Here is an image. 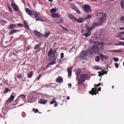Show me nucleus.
I'll list each match as a JSON object with an SVG mask.
<instances>
[{"instance_id": "obj_51", "label": "nucleus", "mask_w": 124, "mask_h": 124, "mask_svg": "<svg viewBox=\"0 0 124 124\" xmlns=\"http://www.w3.org/2000/svg\"><path fill=\"white\" fill-rule=\"evenodd\" d=\"M115 67L116 68H117L118 67L119 65H118V64L117 63H115Z\"/></svg>"}, {"instance_id": "obj_39", "label": "nucleus", "mask_w": 124, "mask_h": 124, "mask_svg": "<svg viewBox=\"0 0 124 124\" xmlns=\"http://www.w3.org/2000/svg\"><path fill=\"white\" fill-rule=\"evenodd\" d=\"M33 96H31L29 97L28 99L30 103H31L32 102H30V100H33Z\"/></svg>"}, {"instance_id": "obj_57", "label": "nucleus", "mask_w": 124, "mask_h": 124, "mask_svg": "<svg viewBox=\"0 0 124 124\" xmlns=\"http://www.w3.org/2000/svg\"><path fill=\"white\" fill-rule=\"evenodd\" d=\"M50 64H49V63L47 65H46V68H47L48 67H49V65Z\"/></svg>"}, {"instance_id": "obj_33", "label": "nucleus", "mask_w": 124, "mask_h": 124, "mask_svg": "<svg viewBox=\"0 0 124 124\" xmlns=\"http://www.w3.org/2000/svg\"><path fill=\"white\" fill-rule=\"evenodd\" d=\"M56 8L55 7L54 8L50 9V11L52 13H54L56 11Z\"/></svg>"}, {"instance_id": "obj_8", "label": "nucleus", "mask_w": 124, "mask_h": 124, "mask_svg": "<svg viewBox=\"0 0 124 124\" xmlns=\"http://www.w3.org/2000/svg\"><path fill=\"white\" fill-rule=\"evenodd\" d=\"M25 11L31 17H32L33 14H34V12L33 11L30 10L28 8H25Z\"/></svg>"}, {"instance_id": "obj_56", "label": "nucleus", "mask_w": 124, "mask_h": 124, "mask_svg": "<svg viewBox=\"0 0 124 124\" xmlns=\"http://www.w3.org/2000/svg\"><path fill=\"white\" fill-rule=\"evenodd\" d=\"M123 42L120 41L119 42V45H122L123 44Z\"/></svg>"}, {"instance_id": "obj_5", "label": "nucleus", "mask_w": 124, "mask_h": 124, "mask_svg": "<svg viewBox=\"0 0 124 124\" xmlns=\"http://www.w3.org/2000/svg\"><path fill=\"white\" fill-rule=\"evenodd\" d=\"M87 50L86 51H83L81 53L80 55V58L81 59L84 60L86 58V57L87 53H89L88 52H87Z\"/></svg>"}, {"instance_id": "obj_24", "label": "nucleus", "mask_w": 124, "mask_h": 124, "mask_svg": "<svg viewBox=\"0 0 124 124\" xmlns=\"http://www.w3.org/2000/svg\"><path fill=\"white\" fill-rule=\"evenodd\" d=\"M81 72V70L79 69H78L76 71V74L77 76H78Z\"/></svg>"}, {"instance_id": "obj_47", "label": "nucleus", "mask_w": 124, "mask_h": 124, "mask_svg": "<svg viewBox=\"0 0 124 124\" xmlns=\"http://www.w3.org/2000/svg\"><path fill=\"white\" fill-rule=\"evenodd\" d=\"M93 16V15L92 14H89L87 16L86 18L87 19H88L90 17H91L92 16Z\"/></svg>"}, {"instance_id": "obj_14", "label": "nucleus", "mask_w": 124, "mask_h": 124, "mask_svg": "<svg viewBox=\"0 0 124 124\" xmlns=\"http://www.w3.org/2000/svg\"><path fill=\"white\" fill-rule=\"evenodd\" d=\"M110 51L111 52L113 53H119L122 52L123 51V50L121 49H116L114 50H111Z\"/></svg>"}, {"instance_id": "obj_38", "label": "nucleus", "mask_w": 124, "mask_h": 124, "mask_svg": "<svg viewBox=\"0 0 124 124\" xmlns=\"http://www.w3.org/2000/svg\"><path fill=\"white\" fill-rule=\"evenodd\" d=\"M31 48V46L30 45L26 47V51H28Z\"/></svg>"}, {"instance_id": "obj_53", "label": "nucleus", "mask_w": 124, "mask_h": 124, "mask_svg": "<svg viewBox=\"0 0 124 124\" xmlns=\"http://www.w3.org/2000/svg\"><path fill=\"white\" fill-rule=\"evenodd\" d=\"M8 91V88H6L5 90L4 91V93H7Z\"/></svg>"}, {"instance_id": "obj_18", "label": "nucleus", "mask_w": 124, "mask_h": 124, "mask_svg": "<svg viewBox=\"0 0 124 124\" xmlns=\"http://www.w3.org/2000/svg\"><path fill=\"white\" fill-rule=\"evenodd\" d=\"M46 100H44L42 99H40L39 101V102L41 104H44L46 102Z\"/></svg>"}, {"instance_id": "obj_2", "label": "nucleus", "mask_w": 124, "mask_h": 124, "mask_svg": "<svg viewBox=\"0 0 124 124\" xmlns=\"http://www.w3.org/2000/svg\"><path fill=\"white\" fill-rule=\"evenodd\" d=\"M88 76L86 74H81L80 76V78L78 81V84H82L85 82L86 80V78Z\"/></svg>"}, {"instance_id": "obj_12", "label": "nucleus", "mask_w": 124, "mask_h": 124, "mask_svg": "<svg viewBox=\"0 0 124 124\" xmlns=\"http://www.w3.org/2000/svg\"><path fill=\"white\" fill-rule=\"evenodd\" d=\"M11 6L15 11H18V7L15 4L13 3H12Z\"/></svg>"}, {"instance_id": "obj_25", "label": "nucleus", "mask_w": 124, "mask_h": 124, "mask_svg": "<svg viewBox=\"0 0 124 124\" xmlns=\"http://www.w3.org/2000/svg\"><path fill=\"white\" fill-rule=\"evenodd\" d=\"M76 21L78 23H81L83 22V19L81 18H80L79 19H77L76 18L75 21Z\"/></svg>"}, {"instance_id": "obj_3", "label": "nucleus", "mask_w": 124, "mask_h": 124, "mask_svg": "<svg viewBox=\"0 0 124 124\" xmlns=\"http://www.w3.org/2000/svg\"><path fill=\"white\" fill-rule=\"evenodd\" d=\"M82 8L84 12L87 14L92 11L90 6L88 5H84L82 7Z\"/></svg>"}, {"instance_id": "obj_62", "label": "nucleus", "mask_w": 124, "mask_h": 124, "mask_svg": "<svg viewBox=\"0 0 124 124\" xmlns=\"http://www.w3.org/2000/svg\"><path fill=\"white\" fill-rule=\"evenodd\" d=\"M101 87H100L98 89V91H100L101 90Z\"/></svg>"}, {"instance_id": "obj_50", "label": "nucleus", "mask_w": 124, "mask_h": 124, "mask_svg": "<svg viewBox=\"0 0 124 124\" xmlns=\"http://www.w3.org/2000/svg\"><path fill=\"white\" fill-rule=\"evenodd\" d=\"M62 28L63 30H64L65 31H68V30L65 27H62Z\"/></svg>"}, {"instance_id": "obj_32", "label": "nucleus", "mask_w": 124, "mask_h": 124, "mask_svg": "<svg viewBox=\"0 0 124 124\" xmlns=\"http://www.w3.org/2000/svg\"><path fill=\"white\" fill-rule=\"evenodd\" d=\"M124 1L123 0H122L121 1V7L122 8H124Z\"/></svg>"}, {"instance_id": "obj_43", "label": "nucleus", "mask_w": 124, "mask_h": 124, "mask_svg": "<svg viewBox=\"0 0 124 124\" xmlns=\"http://www.w3.org/2000/svg\"><path fill=\"white\" fill-rule=\"evenodd\" d=\"M98 73H99L98 76L101 77V75H103L104 74V73L103 72H98Z\"/></svg>"}, {"instance_id": "obj_23", "label": "nucleus", "mask_w": 124, "mask_h": 124, "mask_svg": "<svg viewBox=\"0 0 124 124\" xmlns=\"http://www.w3.org/2000/svg\"><path fill=\"white\" fill-rule=\"evenodd\" d=\"M69 17V18L73 21H75L76 20V18H75L71 14L70 15Z\"/></svg>"}, {"instance_id": "obj_40", "label": "nucleus", "mask_w": 124, "mask_h": 124, "mask_svg": "<svg viewBox=\"0 0 124 124\" xmlns=\"http://www.w3.org/2000/svg\"><path fill=\"white\" fill-rule=\"evenodd\" d=\"M93 69L96 70H99L100 69L99 67L98 66H94L93 67Z\"/></svg>"}, {"instance_id": "obj_29", "label": "nucleus", "mask_w": 124, "mask_h": 124, "mask_svg": "<svg viewBox=\"0 0 124 124\" xmlns=\"http://www.w3.org/2000/svg\"><path fill=\"white\" fill-rule=\"evenodd\" d=\"M63 21V19L62 18H60L56 22V23L59 24L61 23Z\"/></svg>"}, {"instance_id": "obj_20", "label": "nucleus", "mask_w": 124, "mask_h": 124, "mask_svg": "<svg viewBox=\"0 0 124 124\" xmlns=\"http://www.w3.org/2000/svg\"><path fill=\"white\" fill-rule=\"evenodd\" d=\"M70 7L72 9H73L75 11L76 10L78 9V7L72 4H71L70 5Z\"/></svg>"}, {"instance_id": "obj_26", "label": "nucleus", "mask_w": 124, "mask_h": 124, "mask_svg": "<svg viewBox=\"0 0 124 124\" xmlns=\"http://www.w3.org/2000/svg\"><path fill=\"white\" fill-rule=\"evenodd\" d=\"M34 33L35 35L39 37H40V34L38 31H34Z\"/></svg>"}, {"instance_id": "obj_15", "label": "nucleus", "mask_w": 124, "mask_h": 124, "mask_svg": "<svg viewBox=\"0 0 124 124\" xmlns=\"http://www.w3.org/2000/svg\"><path fill=\"white\" fill-rule=\"evenodd\" d=\"M23 23L24 24V27L27 30H29V28L28 26V24L27 22L25 20H24L23 21Z\"/></svg>"}, {"instance_id": "obj_7", "label": "nucleus", "mask_w": 124, "mask_h": 124, "mask_svg": "<svg viewBox=\"0 0 124 124\" xmlns=\"http://www.w3.org/2000/svg\"><path fill=\"white\" fill-rule=\"evenodd\" d=\"M35 17L38 18L37 19H36L37 21L40 20V19L41 18V16L40 14L38 12H34V14H33L32 17Z\"/></svg>"}, {"instance_id": "obj_44", "label": "nucleus", "mask_w": 124, "mask_h": 124, "mask_svg": "<svg viewBox=\"0 0 124 124\" xmlns=\"http://www.w3.org/2000/svg\"><path fill=\"white\" fill-rule=\"evenodd\" d=\"M55 99L54 98H53V100L51 101V102L50 103V104H53L54 103H55V101H54V100Z\"/></svg>"}, {"instance_id": "obj_63", "label": "nucleus", "mask_w": 124, "mask_h": 124, "mask_svg": "<svg viewBox=\"0 0 124 124\" xmlns=\"http://www.w3.org/2000/svg\"><path fill=\"white\" fill-rule=\"evenodd\" d=\"M119 29H120V30H123V29H124V27H120V28H119Z\"/></svg>"}, {"instance_id": "obj_11", "label": "nucleus", "mask_w": 124, "mask_h": 124, "mask_svg": "<svg viewBox=\"0 0 124 124\" xmlns=\"http://www.w3.org/2000/svg\"><path fill=\"white\" fill-rule=\"evenodd\" d=\"M73 67L71 66L70 67H68L67 69V70L68 71V76L69 77H70L71 75L72 70Z\"/></svg>"}, {"instance_id": "obj_6", "label": "nucleus", "mask_w": 124, "mask_h": 124, "mask_svg": "<svg viewBox=\"0 0 124 124\" xmlns=\"http://www.w3.org/2000/svg\"><path fill=\"white\" fill-rule=\"evenodd\" d=\"M94 88H92L91 91H90L89 92L92 95H93L94 94H95V95H96V92L97 91V89L96 88L97 87H98V85L97 84H95L94 85Z\"/></svg>"}, {"instance_id": "obj_55", "label": "nucleus", "mask_w": 124, "mask_h": 124, "mask_svg": "<svg viewBox=\"0 0 124 124\" xmlns=\"http://www.w3.org/2000/svg\"><path fill=\"white\" fill-rule=\"evenodd\" d=\"M41 74H40L39 76L38 77L37 79V80H39V79L41 77Z\"/></svg>"}, {"instance_id": "obj_45", "label": "nucleus", "mask_w": 124, "mask_h": 124, "mask_svg": "<svg viewBox=\"0 0 124 124\" xmlns=\"http://www.w3.org/2000/svg\"><path fill=\"white\" fill-rule=\"evenodd\" d=\"M93 29V28L92 27H91L88 28H87L86 30L90 31H91Z\"/></svg>"}, {"instance_id": "obj_16", "label": "nucleus", "mask_w": 124, "mask_h": 124, "mask_svg": "<svg viewBox=\"0 0 124 124\" xmlns=\"http://www.w3.org/2000/svg\"><path fill=\"white\" fill-rule=\"evenodd\" d=\"M101 25L99 22L97 23H95L92 24V27L94 29L96 26H98Z\"/></svg>"}, {"instance_id": "obj_30", "label": "nucleus", "mask_w": 124, "mask_h": 124, "mask_svg": "<svg viewBox=\"0 0 124 124\" xmlns=\"http://www.w3.org/2000/svg\"><path fill=\"white\" fill-rule=\"evenodd\" d=\"M52 53V48H51L49 51L48 54V56H50Z\"/></svg>"}, {"instance_id": "obj_31", "label": "nucleus", "mask_w": 124, "mask_h": 124, "mask_svg": "<svg viewBox=\"0 0 124 124\" xmlns=\"http://www.w3.org/2000/svg\"><path fill=\"white\" fill-rule=\"evenodd\" d=\"M32 75V72H30L28 74V77L29 78H31Z\"/></svg>"}, {"instance_id": "obj_1", "label": "nucleus", "mask_w": 124, "mask_h": 124, "mask_svg": "<svg viewBox=\"0 0 124 124\" xmlns=\"http://www.w3.org/2000/svg\"><path fill=\"white\" fill-rule=\"evenodd\" d=\"M91 43H93L95 45H93L91 48L88 49L87 50L91 54H92L93 52L97 54H98L99 53V49H101L103 50V43L102 42H99L98 41L92 42V40H90Z\"/></svg>"}, {"instance_id": "obj_17", "label": "nucleus", "mask_w": 124, "mask_h": 124, "mask_svg": "<svg viewBox=\"0 0 124 124\" xmlns=\"http://www.w3.org/2000/svg\"><path fill=\"white\" fill-rule=\"evenodd\" d=\"M51 15H52V17L54 18H58L60 16L59 14L57 13L53 14H51Z\"/></svg>"}, {"instance_id": "obj_64", "label": "nucleus", "mask_w": 124, "mask_h": 124, "mask_svg": "<svg viewBox=\"0 0 124 124\" xmlns=\"http://www.w3.org/2000/svg\"><path fill=\"white\" fill-rule=\"evenodd\" d=\"M120 39L121 40H124V38H120Z\"/></svg>"}, {"instance_id": "obj_60", "label": "nucleus", "mask_w": 124, "mask_h": 124, "mask_svg": "<svg viewBox=\"0 0 124 124\" xmlns=\"http://www.w3.org/2000/svg\"><path fill=\"white\" fill-rule=\"evenodd\" d=\"M100 57L101 58V61H103V60L104 58H102L101 56H100Z\"/></svg>"}, {"instance_id": "obj_13", "label": "nucleus", "mask_w": 124, "mask_h": 124, "mask_svg": "<svg viewBox=\"0 0 124 124\" xmlns=\"http://www.w3.org/2000/svg\"><path fill=\"white\" fill-rule=\"evenodd\" d=\"M57 83H61L62 82L63 80L62 78L60 77H59L58 78L55 79Z\"/></svg>"}, {"instance_id": "obj_10", "label": "nucleus", "mask_w": 124, "mask_h": 124, "mask_svg": "<svg viewBox=\"0 0 124 124\" xmlns=\"http://www.w3.org/2000/svg\"><path fill=\"white\" fill-rule=\"evenodd\" d=\"M14 96H11L6 101V104L7 105L8 104L9 102H11L13 101L14 100Z\"/></svg>"}, {"instance_id": "obj_34", "label": "nucleus", "mask_w": 124, "mask_h": 124, "mask_svg": "<svg viewBox=\"0 0 124 124\" xmlns=\"http://www.w3.org/2000/svg\"><path fill=\"white\" fill-rule=\"evenodd\" d=\"M100 60V57L98 56H96L95 58V60L97 62H99Z\"/></svg>"}, {"instance_id": "obj_42", "label": "nucleus", "mask_w": 124, "mask_h": 124, "mask_svg": "<svg viewBox=\"0 0 124 124\" xmlns=\"http://www.w3.org/2000/svg\"><path fill=\"white\" fill-rule=\"evenodd\" d=\"M113 60L116 62H117L119 60V59L118 58L116 57H114L113 58Z\"/></svg>"}, {"instance_id": "obj_27", "label": "nucleus", "mask_w": 124, "mask_h": 124, "mask_svg": "<svg viewBox=\"0 0 124 124\" xmlns=\"http://www.w3.org/2000/svg\"><path fill=\"white\" fill-rule=\"evenodd\" d=\"M50 32L49 31H46L45 32V37H47L49 36L50 34Z\"/></svg>"}, {"instance_id": "obj_58", "label": "nucleus", "mask_w": 124, "mask_h": 124, "mask_svg": "<svg viewBox=\"0 0 124 124\" xmlns=\"http://www.w3.org/2000/svg\"><path fill=\"white\" fill-rule=\"evenodd\" d=\"M42 49V48L40 47L38 48V50L39 51L41 50Z\"/></svg>"}, {"instance_id": "obj_28", "label": "nucleus", "mask_w": 124, "mask_h": 124, "mask_svg": "<svg viewBox=\"0 0 124 124\" xmlns=\"http://www.w3.org/2000/svg\"><path fill=\"white\" fill-rule=\"evenodd\" d=\"M100 56H101L102 58L106 60H107L108 59V56L106 55H103L102 54H100Z\"/></svg>"}, {"instance_id": "obj_59", "label": "nucleus", "mask_w": 124, "mask_h": 124, "mask_svg": "<svg viewBox=\"0 0 124 124\" xmlns=\"http://www.w3.org/2000/svg\"><path fill=\"white\" fill-rule=\"evenodd\" d=\"M68 85L69 86V87L70 88L71 86V84L69 83Z\"/></svg>"}, {"instance_id": "obj_19", "label": "nucleus", "mask_w": 124, "mask_h": 124, "mask_svg": "<svg viewBox=\"0 0 124 124\" xmlns=\"http://www.w3.org/2000/svg\"><path fill=\"white\" fill-rule=\"evenodd\" d=\"M19 30H17L16 29H13L9 33L10 35H11L13 34L14 33L17 32L19 31Z\"/></svg>"}, {"instance_id": "obj_4", "label": "nucleus", "mask_w": 124, "mask_h": 124, "mask_svg": "<svg viewBox=\"0 0 124 124\" xmlns=\"http://www.w3.org/2000/svg\"><path fill=\"white\" fill-rule=\"evenodd\" d=\"M107 17V15L106 13H103V14L101 16L99 20V23L101 25L104 22V21L106 19Z\"/></svg>"}, {"instance_id": "obj_41", "label": "nucleus", "mask_w": 124, "mask_h": 124, "mask_svg": "<svg viewBox=\"0 0 124 124\" xmlns=\"http://www.w3.org/2000/svg\"><path fill=\"white\" fill-rule=\"evenodd\" d=\"M17 77L19 79L21 78H22V75L20 74H18L17 76Z\"/></svg>"}, {"instance_id": "obj_37", "label": "nucleus", "mask_w": 124, "mask_h": 124, "mask_svg": "<svg viewBox=\"0 0 124 124\" xmlns=\"http://www.w3.org/2000/svg\"><path fill=\"white\" fill-rule=\"evenodd\" d=\"M120 20L122 22L124 23V16H121L120 18Z\"/></svg>"}, {"instance_id": "obj_49", "label": "nucleus", "mask_w": 124, "mask_h": 124, "mask_svg": "<svg viewBox=\"0 0 124 124\" xmlns=\"http://www.w3.org/2000/svg\"><path fill=\"white\" fill-rule=\"evenodd\" d=\"M56 50H54L52 51V54L53 55H54L56 53Z\"/></svg>"}, {"instance_id": "obj_52", "label": "nucleus", "mask_w": 124, "mask_h": 124, "mask_svg": "<svg viewBox=\"0 0 124 124\" xmlns=\"http://www.w3.org/2000/svg\"><path fill=\"white\" fill-rule=\"evenodd\" d=\"M64 53H62L61 54V58H62L63 57Z\"/></svg>"}, {"instance_id": "obj_54", "label": "nucleus", "mask_w": 124, "mask_h": 124, "mask_svg": "<svg viewBox=\"0 0 124 124\" xmlns=\"http://www.w3.org/2000/svg\"><path fill=\"white\" fill-rule=\"evenodd\" d=\"M17 25L19 27H22L23 26L22 24L21 23H17Z\"/></svg>"}, {"instance_id": "obj_61", "label": "nucleus", "mask_w": 124, "mask_h": 124, "mask_svg": "<svg viewBox=\"0 0 124 124\" xmlns=\"http://www.w3.org/2000/svg\"><path fill=\"white\" fill-rule=\"evenodd\" d=\"M98 13L99 14H101V15H102L103 14V13H103L102 12H98Z\"/></svg>"}, {"instance_id": "obj_21", "label": "nucleus", "mask_w": 124, "mask_h": 124, "mask_svg": "<svg viewBox=\"0 0 124 124\" xmlns=\"http://www.w3.org/2000/svg\"><path fill=\"white\" fill-rule=\"evenodd\" d=\"M17 27V26L16 24H12L10 25V26L9 27V28L11 29H13Z\"/></svg>"}, {"instance_id": "obj_22", "label": "nucleus", "mask_w": 124, "mask_h": 124, "mask_svg": "<svg viewBox=\"0 0 124 124\" xmlns=\"http://www.w3.org/2000/svg\"><path fill=\"white\" fill-rule=\"evenodd\" d=\"M86 31H87V33H86L84 34L83 35H85L86 37H87L91 35V32L89 31H88L86 30Z\"/></svg>"}, {"instance_id": "obj_35", "label": "nucleus", "mask_w": 124, "mask_h": 124, "mask_svg": "<svg viewBox=\"0 0 124 124\" xmlns=\"http://www.w3.org/2000/svg\"><path fill=\"white\" fill-rule=\"evenodd\" d=\"M41 46V44H39L37 45H35V46L34 47V48L36 49L38 48Z\"/></svg>"}, {"instance_id": "obj_46", "label": "nucleus", "mask_w": 124, "mask_h": 124, "mask_svg": "<svg viewBox=\"0 0 124 124\" xmlns=\"http://www.w3.org/2000/svg\"><path fill=\"white\" fill-rule=\"evenodd\" d=\"M75 11L78 14H80L81 13V12L78 9H78H76Z\"/></svg>"}, {"instance_id": "obj_36", "label": "nucleus", "mask_w": 124, "mask_h": 124, "mask_svg": "<svg viewBox=\"0 0 124 124\" xmlns=\"http://www.w3.org/2000/svg\"><path fill=\"white\" fill-rule=\"evenodd\" d=\"M49 63L50 65H53L56 63V62L55 61L52 60Z\"/></svg>"}, {"instance_id": "obj_48", "label": "nucleus", "mask_w": 124, "mask_h": 124, "mask_svg": "<svg viewBox=\"0 0 124 124\" xmlns=\"http://www.w3.org/2000/svg\"><path fill=\"white\" fill-rule=\"evenodd\" d=\"M33 111L35 113H36L38 112V109H33Z\"/></svg>"}, {"instance_id": "obj_9", "label": "nucleus", "mask_w": 124, "mask_h": 124, "mask_svg": "<svg viewBox=\"0 0 124 124\" xmlns=\"http://www.w3.org/2000/svg\"><path fill=\"white\" fill-rule=\"evenodd\" d=\"M25 98V96L24 95L21 94L19 96L17 99V100L18 101V102L20 101V100H21L23 101Z\"/></svg>"}]
</instances>
